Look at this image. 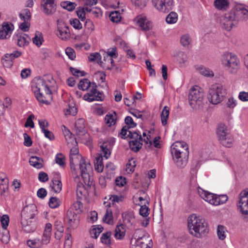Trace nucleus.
<instances>
[{
	"label": "nucleus",
	"instance_id": "1",
	"mask_svg": "<svg viewBox=\"0 0 248 248\" xmlns=\"http://www.w3.org/2000/svg\"><path fill=\"white\" fill-rule=\"evenodd\" d=\"M248 19V6L241 3H236L233 9L220 17V23L223 28L230 31L236 27L240 21Z\"/></svg>",
	"mask_w": 248,
	"mask_h": 248
},
{
	"label": "nucleus",
	"instance_id": "2",
	"mask_svg": "<svg viewBox=\"0 0 248 248\" xmlns=\"http://www.w3.org/2000/svg\"><path fill=\"white\" fill-rule=\"evenodd\" d=\"M189 232L197 238H202L208 232V224L202 216L192 214L187 219Z\"/></svg>",
	"mask_w": 248,
	"mask_h": 248
},
{
	"label": "nucleus",
	"instance_id": "3",
	"mask_svg": "<svg viewBox=\"0 0 248 248\" xmlns=\"http://www.w3.org/2000/svg\"><path fill=\"white\" fill-rule=\"evenodd\" d=\"M170 152L176 166L180 168L186 165L189 155L188 145L182 142H176L170 147Z\"/></svg>",
	"mask_w": 248,
	"mask_h": 248
},
{
	"label": "nucleus",
	"instance_id": "4",
	"mask_svg": "<svg viewBox=\"0 0 248 248\" xmlns=\"http://www.w3.org/2000/svg\"><path fill=\"white\" fill-rule=\"evenodd\" d=\"M217 138L223 146L230 148L232 146L233 139L228 127L223 123L219 124L216 128Z\"/></svg>",
	"mask_w": 248,
	"mask_h": 248
},
{
	"label": "nucleus",
	"instance_id": "5",
	"mask_svg": "<svg viewBox=\"0 0 248 248\" xmlns=\"http://www.w3.org/2000/svg\"><path fill=\"white\" fill-rule=\"evenodd\" d=\"M222 64L231 74H236L240 68V61L237 56L231 52H226L221 57Z\"/></svg>",
	"mask_w": 248,
	"mask_h": 248
},
{
	"label": "nucleus",
	"instance_id": "6",
	"mask_svg": "<svg viewBox=\"0 0 248 248\" xmlns=\"http://www.w3.org/2000/svg\"><path fill=\"white\" fill-rule=\"evenodd\" d=\"M203 93L200 91L199 87L192 88L189 93L188 98L189 105L193 109L200 110L204 106Z\"/></svg>",
	"mask_w": 248,
	"mask_h": 248
},
{
	"label": "nucleus",
	"instance_id": "7",
	"mask_svg": "<svg viewBox=\"0 0 248 248\" xmlns=\"http://www.w3.org/2000/svg\"><path fill=\"white\" fill-rule=\"evenodd\" d=\"M226 90L219 84L212 85L208 91V98L210 103L217 104L220 103L226 95Z\"/></svg>",
	"mask_w": 248,
	"mask_h": 248
},
{
	"label": "nucleus",
	"instance_id": "8",
	"mask_svg": "<svg viewBox=\"0 0 248 248\" xmlns=\"http://www.w3.org/2000/svg\"><path fill=\"white\" fill-rule=\"evenodd\" d=\"M129 138L131 139L129 141V147L131 150L137 153L143 145V138L139 131H131L128 130L125 139Z\"/></svg>",
	"mask_w": 248,
	"mask_h": 248
},
{
	"label": "nucleus",
	"instance_id": "9",
	"mask_svg": "<svg viewBox=\"0 0 248 248\" xmlns=\"http://www.w3.org/2000/svg\"><path fill=\"white\" fill-rule=\"evenodd\" d=\"M237 206L244 216V221L248 222V189L244 190L240 193Z\"/></svg>",
	"mask_w": 248,
	"mask_h": 248
},
{
	"label": "nucleus",
	"instance_id": "10",
	"mask_svg": "<svg viewBox=\"0 0 248 248\" xmlns=\"http://www.w3.org/2000/svg\"><path fill=\"white\" fill-rule=\"evenodd\" d=\"M47 82H50L49 79H46L44 78H35L32 82L31 88L34 93L37 92H48L50 93L51 90Z\"/></svg>",
	"mask_w": 248,
	"mask_h": 248
},
{
	"label": "nucleus",
	"instance_id": "11",
	"mask_svg": "<svg viewBox=\"0 0 248 248\" xmlns=\"http://www.w3.org/2000/svg\"><path fill=\"white\" fill-rule=\"evenodd\" d=\"M37 213V207L34 204H31L24 207L21 213V224H26L27 219H35Z\"/></svg>",
	"mask_w": 248,
	"mask_h": 248
},
{
	"label": "nucleus",
	"instance_id": "12",
	"mask_svg": "<svg viewBox=\"0 0 248 248\" xmlns=\"http://www.w3.org/2000/svg\"><path fill=\"white\" fill-rule=\"evenodd\" d=\"M152 2L155 8L162 13H168L173 6V0H152Z\"/></svg>",
	"mask_w": 248,
	"mask_h": 248
},
{
	"label": "nucleus",
	"instance_id": "13",
	"mask_svg": "<svg viewBox=\"0 0 248 248\" xmlns=\"http://www.w3.org/2000/svg\"><path fill=\"white\" fill-rule=\"evenodd\" d=\"M85 120L83 119H78L75 124V129L76 135L81 138L84 137V141L83 142H89L90 141V136L87 133L85 125Z\"/></svg>",
	"mask_w": 248,
	"mask_h": 248
},
{
	"label": "nucleus",
	"instance_id": "14",
	"mask_svg": "<svg viewBox=\"0 0 248 248\" xmlns=\"http://www.w3.org/2000/svg\"><path fill=\"white\" fill-rule=\"evenodd\" d=\"M81 159L79 161V170L80 175L84 184L86 185H91V176L88 172V170L90 168V164L80 156Z\"/></svg>",
	"mask_w": 248,
	"mask_h": 248
},
{
	"label": "nucleus",
	"instance_id": "15",
	"mask_svg": "<svg viewBox=\"0 0 248 248\" xmlns=\"http://www.w3.org/2000/svg\"><path fill=\"white\" fill-rule=\"evenodd\" d=\"M89 92L85 94L83 99L88 102L93 101H103V97L102 93L97 91V85L94 82H92Z\"/></svg>",
	"mask_w": 248,
	"mask_h": 248
},
{
	"label": "nucleus",
	"instance_id": "16",
	"mask_svg": "<svg viewBox=\"0 0 248 248\" xmlns=\"http://www.w3.org/2000/svg\"><path fill=\"white\" fill-rule=\"evenodd\" d=\"M56 8L57 5L55 0H42L41 9L46 15H52L56 12Z\"/></svg>",
	"mask_w": 248,
	"mask_h": 248
},
{
	"label": "nucleus",
	"instance_id": "17",
	"mask_svg": "<svg viewBox=\"0 0 248 248\" xmlns=\"http://www.w3.org/2000/svg\"><path fill=\"white\" fill-rule=\"evenodd\" d=\"M58 36L62 40H65L70 36L69 27L62 20L58 19Z\"/></svg>",
	"mask_w": 248,
	"mask_h": 248
},
{
	"label": "nucleus",
	"instance_id": "18",
	"mask_svg": "<svg viewBox=\"0 0 248 248\" xmlns=\"http://www.w3.org/2000/svg\"><path fill=\"white\" fill-rule=\"evenodd\" d=\"M79 215L73 211V209H69L66 213L65 217L69 225L73 228H76L79 222Z\"/></svg>",
	"mask_w": 248,
	"mask_h": 248
},
{
	"label": "nucleus",
	"instance_id": "19",
	"mask_svg": "<svg viewBox=\"0 0 248 248\" xmlns=\"http://www.w3.org/2000/svg\"><path fill=\"white\" fill-rule=\"evenodd\" d=\"M14 29V27L12 23L3 22L2 25H0V39L9 38Z\"/></svg>",
	"mask_w": 248,
	"mask_h": 248
},
{
	"label": "nucleus",
	"instance_id": "20",
	"mask_svg": "<svg viewBox=\"0 0 248 248\" xmlns=\"http://www.w3.org/2000/svg\"><path fill=\"white\" fill-rule=\"evenodd\" d=\"M124 122L126 125L122 127L119 134V136L123 139H125L126 133L130 128L135 127L137 126V124L133 121L130 116L126 117Z\"/></svg>",
	"mask_w": 248,
	"mask_h": 248
},
{
	"label": "nucleus",
	"instance_id": "21",
	"mask_svg": "<svg viewBox=\"0 0 248 248\" xmlns=\"http://www.w3.org/2000/svg\"><path fill=\"white\" fill-rule=\"evenodd\" d=\"M37 100L42 104L48 105L50 103V101L52 100V92L50 93L48 92H37L34 93Z\"/></svg>",
	"mask_w": 248,
	"mask_h": 248
},
{
	"label": "nucleus",
	"instance_id": "22",
	"mask_svg": "<svg viewBox=\"0 0 248 248\" xmlns=\"http://www.w3.org/2000/svg\"><path fill=\"white\" fill-rule=\"evenodd\" d=\"M198 192L202 199L211 204L215 205L216 195L205 191L200 187L198 188Z\"/></svg>",
	"mask_w": 248,
	"mask_h": 248
},
{
	"label": "nucleus",
	"instance_id": "23",
	"mask_svg": "<svg viewBox=\"0 0 248 248\" xmlns=\"http://www.w3.org/2000/svg\"><path fill=\"white\" fill-rule=\"evenodd\" d=\"M137 23L141 30L143 31H147L152 28V24L150 21L147 20L146 18L141 16L137 17Z\"/></svg>",
	"mask_w": 248,
	"mask_h": 248
},
{
	"label": "nucleus",
	"instance_id": "24",
	"mask_svg": "<svg viewBox=\"0 0 248 248\" xmlns=\"http://www.w3.org/2000/svg\"><path fill=\"white\" fill-rule=\"evenodd\" d=\"M50 187L55 193H59L62 190V183L61 181V176L59 173H56L55 174V176L52 180Z\"/></svg>",
	"mask_w": 248,
	"mask_h": 248
},
{
	"label": "nucleus",
	"instance_id": "25",
	"mask_svg": "<svg viewBox=\"0 0 248 248\" xmlns=\"http://www.w3.org/2000/svg\"><path fill=\"white\" fill-rule=\"evenodd\" d=\"M51 230L52 225L49 223H46L42 239L41 240L42 245L44 244H47L49 242L51 234Z\"/></svg>",
	"mask_w": 248,
	"mask_h": 248
},
{
	"label": "nucleus",
	"instance_id": "26",
	"mask_svg": "<svg viewBox=\"0 0 248 248\" xmlns=\"http://www.w3.org/2000/svg\"><path fill=\"white\" fill-rule=\"evenodd\" d=\"M26 224H21L22 229L27 233H31L36 229V224L35 219H27Z\"/></svg>",
	"mask_w": 248,
	"mask_h": 248
},
{
	"label": "nucleus",
	"instance_id": "27",
	"mask_svg": "<svg viewBox=\"0 0 248 248\" xmlns=\"http://www.w3.org/2000/svg\"><path fill=\"white\" fill-rule=\"evenodd\" d=\"M214 5L218 10L225 11L229 7L230 1L229 0H215Z\"/></svg>",
	"mask_w": 248,
	"mask_h": 248
},
{
	"label": "nucleus",
	"instance_id": "28",
	"mask_svg": "<svg viewBox=\"0 0 248 248\" xmlns=\"http://www.w3.org/2000/svg\"><path fill=\"white\" fill-rule=\"evenodd\" d=\"M148 236L145 235L144 231L142 229L136 230L131 239V244H136V243L140 239L143 238H147Z\"/></svg>",
	"mask_w": 248,
	"mask_h": 248
},
{
	"label": "nucleus",
	"instance_id": "29",
	"mask_svg": "<svg viewBox=\"0 0 248 248\" xmlns=\"http://www.w3.org/2000/svg\"><path fill=\"white\" fill-rule=\"evenodd\" d=\"M89 60L91 62H93L95 60L97 61V62L100 64L104 69H109V67H106V63L103 61H101V55L99 53L96 52L94 53H91L89 56Z\"/></svg>",
	"mask_w": 248,
	"mask_h": 248
},
{
	"label": "nucleus",
	"instance_id": "30",
	"mask_svg": "<svg viewBox=\"0 0 248 248\" xmlns=\"http://www.w3.org/2000/svg\"><path fill=\"white\" fill-rule=\"evenodd\" d=\"M29 162L31 165L37 169H41L43 166V159L37 156H32L31 157Z\"/></svg>",
	"mask_w": 248,
	"mask_h": 248
},
{
	"label": "nucleus",
	"instance_id": "31",
	"mask_svg": "<svg viewBox=\"0 0 248 248\" xmlns=\"http://www.w3.org/2000/svg\"><path fill=\"white\" fill-rule=\"evenodd\" d=\"M95 170L98 172H101L103 171L104 169V165L103 163V158L102 155H98L95 157L94 161Z\"/></svg>",
	"mask_w": 248,
	"mask_h": 248
},
{
	"label": "nucleus",
	"instance_id": "32",
	"mask_svg": "<svg viewBox=\"0 0 248 248\" xmlns=\"http://www.w3.org/2000/svg\"><path fill=\"white\" fill-rule=\"evenodd\" d=\"M125 231V226L124 224H121L117 225L115 229L114 235L117 239H121L124 236Z\"/></svg>",
	"mask_w": 248,
	"mask_h": 248
},
{
	"label": "nucleus",
	"instance_id": "33",
	"mask_svg": "<svg viewBox=\"0 0 248 248\" xmlns=\"http://www.w3.org/2000/svg\"><path fill=\"white\" fill-rule=\"evenodd\" d=\"M151 241V240L149 237L143 238L142 239L139 240L136 244H132L131 245L134 247L133 248H150L148 243Z\"/></svg>",
	"mask_w": 248,
	"mask_h": 248
},
{
	"label": "nucleus",
	"instance_id": "34",
	"mask_svg": "<svg viewBox=\"0 0 248 248\" xmlns=\"http://www.w3.org/2000/svg\"><path fill=\"white\" fill-rule=\"evenodd\" d=\"M122 218L124 222L132 224L135 217L133 212L126 211L122 214Z\"/></svg>",
	"mask_w": 248,
	"mask_h": 248
},
{
	"label": "nucleus",
	"instance_id": "35",
	"mask_svg": "<svg viewBox=\"0 0 248 248\" xmlns=\"http://www.w3.org/2000/svg\"><path fill=\"white\" fill-rule=\"evenodd\" d=\"M170 113V109L167 106H165L161 114V123L163 126L167 124V120Z\"/></svg>",
	"mask_w": 248,
	"mask_h": 248
},
{
	"label": "nucleus",
	"instance_id": "36",
	"mask_svg": "<svg viewBox=\"0 0 248 248\" xmlns=\"http://www.w3.org/2000/svg\"><path fill=\"white\" fill-rule=\"evenodd\" d=\"M30 40L27 34H24L22 36H20L17 39V45L20 46H24L29 44V40Z\"/></svg>",
	"mask_w": 248,
	"mask_h": 248
},
{
	"label": "nucleus",
	"instance_id": "37",
	"mask_svg": "<svg viewBox=\"0 0 248 248\" xmlns=\"http://www.w3.org/2000/svg\"><path fill=\"white\" fill-rule=\"evenodd\" d=\"M91 82L87 78L81 79L78 84V88L79 90L85 91L88 89L91 85Z\"/></svg>",
	"mask_w": 248,
	"mask_h": 248
},
{
	"label": "nucleus",
	"instance_id": "38",
	"mask_svg": "<svg viewBox=\"0 0 248 248\" xmlns=\"http://www.w3.org/2000/svg\"><path fill=\"white\" fill-rule=\"evenodd\" d=\"M43 41L44 39L42 34L39 31H36L34 37L32 38L33 43L38 47H39L42 45Z\"/></svg>",
	"mask_w": 248,
	"mask_h": 248
},
{
	"label": "nucleus",
	"instance_id": "39",
	"mask_svg": "<svg viewBox=\"0 0 248 248\" xmlns=\"http://www.w3.org/2000/svg\"><path fill=\"white\" fill-rule=\"evenodd\" d=\"M61 6L64 9H66L68 11H73L77 6L75 2L65 1L62 2Z\"/></svg>",
	"mask_w": 248,
	"mask_h": 248
},
{
	"label": "nucleus",
	"instance_id": "40",
	"mask_svg": "<svg viewBox=\"0 0 248 248\" xmlns=\"http://www.w3.org/2000/svg\"><path fill=\"white\" fill-rule=\"evenodd\" d=\"M10 234L7 229H3L0 231V239L3 243L7 244L10 240Z\"/></svg>",
	"mask_w": 248,
	"mask_h": 248
},
{
	"label": "nucleus",
	"instance_id": "41",
	"mask_svg": "<svg viewBox=\"0 0 248 248\" xmlns=\"http://www.w3.org/2000/svg\"><path fill=\"white\" fill-rule=\"evenodd\" d=\"M104 222H106L108 224L113 223V217L112 211L109 209H107L106 213L103 218Z\"/></svg>",
	"mask_w": 248,
	"mask_h": 248
},
{
	"label": "nucleus",
	"instance_id": "42",
	"mask_svg": "<svg viewBox=\"0 0 248 248\" xmlns=\"http://www.w3.org/2000/svg\"><path fill=\"white\" fill-rule=\"evenodd\" d=\"M178 20V15L174 12H170L166 17V21L168 24H174Z\"/></svg>",
	"mask_w": 248,
	"mask_h": 248
},
{
	"label": "nucleus",
	"instance_id": "43",
	"mask_svg": "<svg viewBox=\"0 0 248 248\" xmlns=\"http://www.w3.org/2000/svg\"><path fill=\"white\" fill-rule=\"evenodd\" d=\"M63 127L65 128L64 135L66 140H67L68 138L71 140V142L73 145H75L77 144L76 139L74 137V135L72 133H71L69 129H67L65 126L63 125Z\"/></svg>",
	"mask_w": 248,
	"mask_h": 248
},
{
	"label": "nucleus",
	"instance_id": "44",
	"mask_svg": "<svg viewBox=\"0 0 248 248\" xmlns=\"http://www.w3.org/2000/svg\"><path fill=\"white\" fill-rule=\"evenodd\" d=\"M8 189V179L0 176V191L1 194L5 192Z\"/></svg>",
	"mask_w": 248,
	"mask_h": 248
},
{
	"label": "nucleus",
	"instance_id": "45",
	"mask_svg": "<svg viewBox=\"0 0 248 248\" xmlns=\"http://www.w3.org/2000/svg\"><path fill=\"white\" fill-rule=\"evenodd\" d=\"M227 231L225 227L221 225H219L217 226V234L218 238L220 240H223L226 238L225 233Z\"/></svg>",
	"mask_w": 248,
	"mask_h": 248
},
{
	"label": "nucleus",
	"instance_id": "46",
	"mask_svg": "<svg viewBox=\"0 0 248 248\" xmlns=\"http://www.w3.org/2000/svg\"><path fill=\"white\" fill-rule=\"evenodd\" d=\"M27 243L28 246L31 248H41L43 246L39 239L29 240Z\"/></svg>",
	"mask_w": 248,
	"mask_h": 248
},
{
	"label": "nucleus",
	"instance_id": "47",
	"mask_svg": "<svg viewBox=\"0 0 248 248\" xmlns=\"http://www.w3.org/2000/svg\"><path fill=\"white\" fill-rule=\"evenodd\" d=\"M111 233L110 232H107L102 234L101 237V241L102 243L109 245L111 244L110 236Z\"/></svg>",
	"mask_w": 248,
	"mask_h": 248
},
{
	"label": "nucleus",
	"instance_id": "48",
	"mask_svg": "<svg viewBox=\"0 0 248 248\" xmlns=\"http://www.w3.org/2000/svg\"><path fill=\"white\" fill-rule=\"evenodd\" d=\"M109 17L112 22L116 23L120 21L121 19L120 13L117 11L111 12L109 14Z\"/></svg>",
	"mask_w": 248,
	"mask_h": 248
},
{
	"label": "nucleus",
	"instance_id": "49",
	"mask_svg": "<svg viewBox=\"0 0 248 248\" xmlns=\"http://www.w3.org/2000/svg\"><path fill=\"white\" fill-rule=\"evenodd\" d=\"M114 114H115L114 116L112 114H107L105 116V119L106 123L109 126H111L112 125L116 123L115 116L116 114L115 112H114Z\"/></svg>",
	"mask_w": 248,
	"mask_h": 248
},
{
	"label": "nucleus",
	"instance_id": "50",
	"mask_svg": "<svg viewBox=\"0 0 248 248\" xmlns=\"http://www.w3.org/2000/svg\"><path fill=\"white\" fill-rule=\"evenodd\" d=\"M65 158L64 156L61 153L56 155L55 157L56 163L60 165L61 167H64L65 166Z\"/></svg>",
	"mask_w": 248,
	"mask_h": 248
},
{
	"label": "nucleus",
	"instance_id": "51",
	"mask_svg": "<svg viewBox=\"0 0 248 248\" xmlns=\"http://www.w3.org/2000/svg\"><path fill=\"white\" fill-rule=\"evenodd\" d=\"M140 209V214L144 217H147L149 214L150 209L147 207L145 203L141 202Z\"/></svg>",
	"mask_w": 248,
	"mask_h": 248
},
{
	"label": "nucleus",
	"instance_id": "52",
	"mask_svg": "<svg viewBox=\"0 0 248 248\" xmlns=\"http://www.w3.org/2000/svg\"><path fill=\"white\" fill-rule=\"evenodd\" d=\"M60 201L57 197H51L49 199V206L51 208H56L60 205Z\"/></svg>",
	"mask_w": 248,
	"mask_h": 248
},
{
	"label": "nucleus",
	"instance_id": "53",
	"mask_svg": "<svg viewBox=\"0 0 248 248\" xmlns=\"http://www.w3.org/2000/svg\"><path fill=\"white\" fill-rule=\"evenodd\" d=\"M199 71L200 73L204 76L209 77L214 76L213 72L207 68L201 67L199 68Z\"/></svg>",
	"mask_w": 248,
	"mask_h": 248
},
{
	"label": "nucleus",
	"instance_id": "54",
	"mask_svg": "<svg viewBox=\"0 0 248 248\" xmlns=\"http://www.w3.org/2000/svg\"><path fill=\"white\" fill-rule=\"evenodd\" d=\"M187 56L183 52H180L177 55V61L181 65L184 64L187 62Z\"/></svg>",
	"mask_w": 248,
	"mask_h": 248
},
{
	"label": "nucleus",
	"instance_id": "55",
	"mask_svg": "<svg viewBox=\"0 0 248 248\" xmlns=\"http://www.w3.org/2000/svg\"><path fill=\"white\" fill-rule=\"evenodd\" d=\"M228 196L226 195H217L216 198V202L215 205H217L220 204H223L226 202L228 200Z\"/></svg>",
	"mask_w": 248,
	"mask_h": 248
},
{
	"label": "nucleus",
	"instance_id": "56",
	"mask_svg": "<svg viewBox=\"0 0 248 248\" xmlns=\"http://www.w3.org/2000/svg\"><path fill=\"white\" fill-rule=\"evenodd\" d=\"M22 54V52L21 51L16 50L14 51L13 53H7L5 54V57L7 58H9L13 62V60L16 59L19 57Z\"/></svg>",
	"mask_w": 248,
	"mask_h": 248
},
{
	"label": "nucleus",
	"instance_id": "57",
	"mask_svg": "<svg viewBox=\"0 0 248 248\" xmlns=\"http://www.w3.org/2000/svg\"><path fill=\"white\" fill-rule=\"evenodd\" d=\"M191 40L188 34H184L181 37L180 43L183 46H186L190 44Z\"/></svg>",
	"mask_w": 248,
	"mask_h": 248
},
{
	"label": "nucleus",
	"instance_id": "58",
	"mask_svg": "<svg viewBox=\"0 0 248 248\" xmlns=\"http://www.w3.org/2000/svg\"><path fill=\"white\" fill-rule=\"evenodd\" d=\"M70 23L75 29L80 30L82 28V24L77 18L70 19Z\"/></svg>",
	"mask_w": 248,
	"mask_h": 248
},
{
	"label": "nucleus",
	"instance_id": "59",
	"mask_svg": "<svg viewBox=\"0 0 248 248\" xmlns=\"http://www.w3.org/2000/svg\"><path fill=\"white\" fill-rule=\"evenodd\" d=\"M2 227L6 229L9 223V217L7 215H3L0 218Z\"/></svg>",
	"mask_w": 248,
	"mask_h": 248
},
{
	"label": "nucleus",
	"instance_id": "60",
	"mask_svg": "<svg viewBox=\"0 0 248 248\" xmlns=\"http://www.w3.org/2000/svg\"><path fill=\"white\" fill-rule=\"evenodd\" d=\"M83 207V204L81 202L79 201H77L73 204V208L72 209L75 210L77 213L78 214L82 212V208Z\"/></svg>",
	"mask_w": 248,
	"mask_h": 248
},
{
	"label": "nucleus",
	"instance_id": "61",
	"mask_svg": "<svg viewBox=\"0 0 248 248\" xmlns=\"http://www.w3.org/2000/svg\"><path fill=\"white\" fill-rule=\"evenodd\" d=\"M76 13L78 17L81 20L84 21L85 19V12L84 11V7H78L77 11Z\"/></svg>",
	"mask_w": 248,
	"mask_h": 248
},
{
	"label": "nucleus",
	"instance_id": "62",
	"mask_svg": "<svg viewBox=\"0 0 248 248\" xmlns=\"http://www.w3.org/2000/svg\"><path fill=\"white\" fill-rule=\"evenodd\" d=\"M1 62L3 66L6 68H10L13 64V62L9 58H5V55L1 59Z\"/></svg>",
	"mask_w": 248,
	"mask_h": 248
},
{
	"label": "nucleus",
	"instance_id": "63",
	"mask_svg": "<svg viewBox=\"0 0 248 248\" xmlns=\"http://www.w3.org/2000/svg\"><path fill=\"white\" fill-rule=\"evenodd\" d=\"M65 53L68 56V58L71 60H74L76 58L75 51L71 47H67L66 48Z\"/></svg>",
	"mask_w": 248,
	"mask_h": 248
},
{
	"label": "nucleus",
	"instance_id": "64",
	"mask_svg": "<svg viewBox=\"0 0 248 248\" xmlns=\"http://www.w3.org/2000/svg\"><path fill=\"white\" fill-rule=\"evenodd\" d=\"M107 53L108 55L107 56V58H116L118 56V54L117 53V48L116 47H114L108 49Z\"/></svg>",
	"mask_w": 248,
	"mask_h": 248
}]
</instances>
